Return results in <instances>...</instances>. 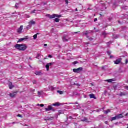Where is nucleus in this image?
<instances>
[{
	"mask_svg": "<svg viewBox=\"0 0 128 128\" xmlns=\"http://www.w3.org/2000/svg\"><path fill=\"white\" fill-rule=\"evenodd\" d=\"M48 58H52V55H48Z\"/></svg>",
	"mask_w": 128,
	"mask_h": 128,
	"instance_id": "e433bc0d",
	"label": "nucleus"
},
{
	"mask_svg": "<svg viewBox=\"0 0 128 128\" xmlns=\"http://www.w3.org/2000/svg\"><path fill=\"white\" fill-rule=\"evenodd\" d=\"M28 40V38H22L19 40L18 42H24L25 40Z\"/></svg>",
	"mask_w": 128,
	"mask_h": 128,
	"instance_id": "9b49d317",
	"label": "nucleus"
},
{
	"mask_svg": "<svg viewBox=\"0 0 128 128\" xmlns=\"http://www.w3.org/2000/svg\"><path fill=\"white\" fill-rule=\"evenodd\" d=\"M118 120V118H117L116 116L115 117L112 118L111 119V120H112V122H114V120Z\"/></svg>",
	"mask_w": 128,
	"mask_h": 128,
	"instance_id": "a211bd4d",
	"label": "nucleus"
},
{
	"mask_svg": "<svg viewBox=\"0 0 128 128\" xmlns=\"http://www.w3.org/2000/svg\"><path fill=\"white\" fill-rule=\"evenodd\" d=\"M40 54H38L36 58H40Z\"/></svg>",
	"mask_w": 128,
	"mask_h": 128,
	"instance_id": "c9c22d12",
	"label": "nucleus"
},
{
	"mask_svg": "<svg viewBox=\"0 0 128 128\" xmlns=\"http://www.w3.org/2000/svg\"><path fill=\"white\" fill-rule=\"evenodd\" d=\"M126 64H128V59H126Z\"/></svg>",
	"mask_w": 128,
	"mask_h": 128,
	"instance_id": "4c0bfd02",
	"label": "nucleus"
},
{
	"mask_svg": "<svg viewBox=\"0 0 128 128\" xmlns=\"http://www.w3.org/2000/svg\"><path fill=\"white\" fill-rule=\"evenodd\" d=\"M16 8H20V4L18 3H16L15 6Z\"/></svg>",
	"mask_w": 128,
	"mask_h": 128,
	"instance_id": "aec40b11",
	"label": "nucleus"
},
{
	"mask_svg": "<svg viewBox=\"0 0 128 128\" xmlns=\"http://www.w3.org/2000/svg\"><path fill=\"white\" fill-rule=\"evenodd\" d=\"M42 4H43V6H46V5L48 4V3L47 2H42Z\"/></svg>",
	"mask_w": 128,
	"mask_h": 128,
	"instance_id": "cd10ccee",
	"label": "nucleus"
},
{
	"mask_svg": "<svg viewBox=\"0 0 128 128\" xmlns=\"http://www.w3.org/2000/svg\"><path fill=\"white\" fill-rule=\"evenodd\" d=\"M40 106H41V108H44V104H42L40 105Z\"/></svg>",
	"mask_w": 128,
	"mask_h": 128,
	"instance_id": "f704fd0d",
	"label": "nucleus"
},
{
	"mask_svg": "<svg viewBox=\"0 0 128 128\" xmlns=\"http://www.w3.org/2000/svg\"><path fill=\"white\" fill-rule=\"evenodd\" d=\"M102 70H104V67H102Z\"/></svg>",
	"mask_w": 128,
	"mask_h": 128,
	"instance_id": "3c124183",
	"label": "nucleus"
},
{
	"mask_svg": "<svg viewBox=\"0 0 128 128\" xmlns=\"http://www.w3.org/2000/svg\"><path fill=\"white\" fill-rule=\"evenodd\" d=\"M90 98H94V100H96V96H94V94H90Z\"/></svg>",
	"mask_w": 128,
	"mask_h": 128,
	"instance_id": "2eb2a0df",
	"label": "nucleus"
},
{
	"mask_svg": "<svg viewBox=\"0 0 128 128\" xmlns=\"http://www.w3.org/2000/svg\"><path fill=\"white\" fill-rule=\"evenodd\" d=\"M120 96H126V94L123 92H121L120 94Z\"/></svg>",
	"mask_w": 128,
	"mask_h": 128,
	"instance_id": "2f4dec72",
	"label": "nucleus"
},
{
	"mask_svg": "<svg viewBox=\"0 0 128 128\" xmlns=\"http://www.w3.org/2000/svg\"><path fill=\"white\" fill-rule=\"evenodd\" d=\"M78 32H75V34H78Z\"/></svg>",
	"mask_w": 128,
	"mask_h": 128,
	"instance_id": "5fc2aeb1",
	"label": "nucleus"
},
{
	"mask_svg": "<svg viewBox=\"0 0 128 128\" xmlns=\"http://www.w3.org/2000/svg\"><path fill=\"white\" fill-rule=\"evenodd\" d=\"M82 122H88V118H82L81 119Z\"/></svg>",
	"mask_w": 128,
	"mask_h": 128,
	"instance_id": "dca6fc26",
	"label": "nucleus"
},
{
	"mask_svg": "<svg viewBox=\"0 0 128 128\" xmlns=\"http://www.w3.org/2000/svg\"><path fill=\"white\" fill-rule=\"evenodd\" d=\"M17 50H26V48H28V47L26 44H17L16 46H15Z\"/></svg>",
	"mask_w": 128,
	"mask_h": 128,
	"instance_id": "f257e3e1",
	"label": "nucleus"
},
{
	"mask_svg": "<svg viewBox=\"0 0 128 128\" xmlns=\"http://www.w3.org/2000/svg\"><path fill=\"white\" fill-rule=\"evenodd\" d=\"M30 28H32V26L29 24V25L27 26L26 29L30 30Z\"/></svg>",
	"mask_w": 128,
	"mask_h": 128,
	"instance_id": "4be33fe9",
	"label": "nucleus"
},
{
	"mask_svg": "<svg viewBox=\"0 0 128 128\" xmlns=\"http://www.w3.org/2000/svg\"><path fill=\"white\" fill-rule=\"evenodd\" d=\"M109 56H110V54H112V52L110 51H108L107 52Z\"/></svg>",
	"mask_w": 128,
	"mask_h": 128,
	"instance_id": "c85d7f7f",
	"label": "nucleus"
},
{
	"mask_svg": "<svg viewBox=\"0 0 128 128\" xmlns=\"http://www.w3.org/2000/svg\"><path fill=\"white\" fill-rule=\"evenodd\" d=\"M50 90H54V88L53 86H51V87H50Z\"/></svg>",
	"mask_w": 128,
	"mask_h": 128,
	"instance_id": "72a5a7b5",
	"label": "nucleus"
},
{
	"mask_svg": "<svg viewBox=\"0 0 128 128\" xmlns=\"http://www.w3.org/2000/svg\"><path fill=\"white\" fill-rule=\"evenodd\" d=\"M114 58V56H110V58Z\"/></svg>",
	"mask_w": 128,
	"mask_h": 128,
	"instance_id": "a18cd8bd",
	"label": "nucleus"
},
{
	"mask_svg": "<svg viewBox=\"0 0 128 128\" xmlns=\"http://www.w3.org/2000/svg\"><path fill=\"white\" fill-rule=\"evenodd\" d=\"M9 88H10V90H12V88H14V86L12 85V82H10L9 84Z\"/></svg>",
	"mask_w": 128,
	"mask_h": 128,
	"instance_id": "ddd939ff",
	"label": "nucleus"
},
{
	"mask_svg": "<svg viewBox=\"0 0 128 128\" xmlns=\"http://www.w3.org/2000/svg\"><path fill=\"white\" fill-rule=\"evenodd\" d=\"M108 34H106V32H102V36H106Z\"/></svg>",
	"mask_w": 128,
	"mask_h": 128,
	"instance_id": "7c9ffc66",
	"label": "nucleus"
},
{
	"mask_svg": "<svg viewBox=\"0 0 128 128\" xmlns=\"http://www.w3.org/2000/svg\"><path fill=\"white\" fill-rule=\"evenodd\" d=\"M30 68H32V66L30 65Z\"/></svg>",
	"mask_w": 128,
	"mask_h": 128,
	"instance_id": "6e6d98bb",
	"label": "nucleus"
},
{
	"mask_svg": "<svg viewBox=\"0 0 128 128\" xmlns=\"http://www.w3.org/2000/svg\"><path fill=\"white\" fill-rule=\"evenodd\" d=\"M38 34H40V33H38L37 34L34 35V40H36L38 38Z\"/></svg>",
	"mask_w": 128,
	"mask_h": 128,
	"instance_id": "f3484780",
	"label": "nucleus"
},
{
	"mask_svg": "<svg viewBox=\"0 0 128 128\" xmlns=\"http://www.w3.org/2000/svg\"><path fill=\"white\" fill-rule=\"evenodd\" d=\"M86 44H89L88 43H86Z\"/></svg>",
	"mask_w": 128,
	"mask_h": 128,
	"instance_id": "603ef678",
	"label": "nucleus"
},
{
	"mask_svg": "<svg viewBox=\"0 0 128 128\" xmlns=\"http://www.w3.org/2000/svg\"><path fill=\"white\" fill-rule=\"evenodd\" d=\"M29 60H32V58L30 57V58H29Z\"/></svg>",
	"mask_w": 128,
	"mask_h": 128,
	"instance_id": "09e8293b",
	"label": "nucleus"
},
{
	"mask_svg": "<svg viewBox=\"0 0 128 128\" xmlns=\"http://www.w3.org/2000/svg\"><path fill=\"white\" fill-rule=\"evenodd\" d=\"M53 106H60V104L57 102V103H56L54 104H53Z\"/></svg>",
	"mask_w": 128,
	"mask_h": 128,
	"instance_id": "5701e85b",
	"label": "nucleus"
},
{
	"mask_svg": "<svg viewBox=\"0 0 128 128\" xmlns=\"http://www.w3.org/2000/svg\"><path fill=\"white\" fill-rule=\"evenodd\" d=\"M33 83L34 84H36V80L33 81Z\"/></svg>",
	"mask_w": 128,
	"mask_h": 128,
	"instance_id": "ea45409f",
	"label": "nucleus"
},
{
	"mask_svg": "<svg viewBox=\"0 0 128 128\" xmlns=\"http://www.w3.org/2000/svg\"><path fill=\"white\" fill-rule=\"evenodd\" d=\"M37 106H40V104H38Z\"/></svg>",
	"mask_w": 128,
	"mask_h": 128,
	"instance_id": "de8ad7c7",
	"label": "nucleus"
},
{
	"mask_svg": "<svg viewBox=\"0 0 128 128\" xmlns=\"http://www.w3.org/2000/svg\"><path fill=\"white\" fill-rule=\"evenodd\" d=\"M94 22H98V18H96V19H94Z\"/></svg>",
	"mask_w": 128,
	"mask_h": 128,
	"instance_id": "79ce46f5",
	"label": "nucleus"
},
{
	"mask_svg": "<svg viewBox=\"0 0 128 128\" xmlns=\"http://www.w3.org/2000/svg\"><path fill=\"white\" fill-rule=\"evenodd\" d=\"M70 40L68 36H64L62 38V40L64 42H68Z\"/></svg>",
	"mask_w": 128,
	"mask_h": 128,
	"instance_id": "423d86ee",
	"label": "nucleus"
},
{
	"mask_svg": "<svg viewBox=\"0 0 128 128\" xmlns=\"http://www.w3.org/2000/svg\"><path fill=\"white\" fill-rule=\"evenodd\" d=\"M83 70H84V68H80L77 69L73 70L74 72H75L76 74H80L81 72H82Z\"/></svg>",
	"mask_w": 128,
	"mask_h": 128,
	"instance_id": "20e7f679",
	"label": "nucleus"
},
{
	"mask_svg": "<svg viewBox=\"0 0 128 128\" xmlns=\"http://www.w3.org/2000/svg\"><path fill=\"white\" fill-rule=\"evenodd\" d=\"M52 110V107L51 106H48V108H46V112H50V110Z\"/></svg>",
	"mask_w": 128,
	"mask_h": 128,
	"instance_id": "4468645a",
	"label": "nucleus"
},
{
	"mask_svg": "<svg viewBox=\"0 0 128 128\" xmlns=\"http://www.w3.org/2000/svg\"><path fill=\"white\" fill-rule=\"evenodd\" d=\"M78 64V62H74V64Z\"/></svg>",
	"mask_w": 128,
	"mask_h": 128,
	"instance_id": "58836bf2",
	"label": "nucleus"
},
{
	"mask_svg": "<svg viewBox=\"0 0 128 128\" xmlns=\"http://www.w3.org/2000/svg\"><path fill=\"white\" fill-rule=\"evenodd\" d=\"M106 82H114V80L110 79L108 80H106Z\"/></svg>",
	"mask_w": 128,
	"mask_h": 128,
	"instance_id": "412c9836",
	"label": "nucleus"
},
{
	"mask_svg": "<svg viewBox=\"0 0 128 128\" xmlns=\"http://www.w3.org/2000/svg\"><path fill=\"white\" fill-rule=\"evenodd\" d=\"M105 124H108V121H106V122H105Z\"/></svg>",
	"mask_w": 128,
	"mask_h": 128,
	"instance_id": "37998d69",
	"label": "nucleus"
},
{
	"mask_svg": "<svg viewBox=\"0 0 128 128\" xmlns=\"http://www.w3.org/2000/svg\"><path fill=\"white\" fill-rule=\"evenodd\" d=\"M35 74H36V76H40V74H42V72H35Z\"/></svg>",
	"mask_w": 128,
	"mask_h": 128,
	"instance_id": "6ab92c4d",
	"label": "nucleus"
},
{
	"mask_svg": "<svg viewBox=\"0 0 128 128\" xmlns=\"http://www.w3.org/2000/svg\"><path fill=\"white\" fill-rule=\"evenodd\" d=\"M54 64V62L48 63L46 64V68L47 72H48V70H50V68L51 66H52Z\"/></svg>",
	"mask_w": 128,
	"mask_h": 128,
	"instance_id": "39448f33",
	"label": "nucleus"
},
{
	"mask_svg": "<svg viewBox=\"0 0 128 128\" xmlns=\"http://www.w3.org/2000/svg\"><path fill=\"white\" fill-rule=\"evenodd\" d=\"M46 16L50 19L55 18H62V15H58L57 14H54L53 15L47 14Z\"/></svg>",
	"mask_w": 128,
	"mask_h": 128,
	"instance_id": "f03ea898",
	"label": "nucleus"
},
{
	"mask_svg": "<svg viewBox=\"0 0 128 128\" xmlns=\"http://www.w3.org/2000/svg\"><path fill=\"white\" fill-rule=\"evenodd\" d=\"M29 24L31 26H34V24H36V22H34V20H32L30 22Z\"/></svg>",
	"mask_w": 128,
	"mask_h": 128,
	"instance_id": "6e6552de",
	"label": "nucleus"
},
{
	"mask_svg": "<svg viewBox=\"0 0 128 128\" xmlns=\"http://www.w3.org/2000/svg\"><path fill=\"white\" fill-rule=\"evenodd\" d=\"M70 118H72V116H70Z\"/></svg>",
	"mask_w": 128,
	"mask_h": 128,
	"instance_id": "864d4df0",
	"label": "nucleus"
},
{
	"mask_svg": "<svg viewBox=\"0 0 128 128\" xmlns=\"http://www.w3.org/2000/svg\"><path fill=\"white\" fill-rule=\"evenodd\" d=\"M42 94L40 93V92H38V96H41Z\"/></svg>",
	"mask_w": 128,
	"mask_h": 128,
	"instance_id": "a19ab883",
	"label": "nucleus"
},
{
	"mask_svg": "<svg viewBox=\"0 0 128 128\" xmlns=\"http://www.w3.org/2000/svg\"><path fill=\"white\" fill-rule=\"evenodd\" d=\"M78 8H76V12H78Z\"/></svg>",
	"mask_w": 128,
	"mask_h": 128,
	"instance_id": "8fccbe9b",
	"label": "nucleus"
},
{
	"mask_svg": "<svg viewBox=\"0 0 128 128\" xmlns=\"http://www.w3.org/2000/svg\"><path fill=\"white\" fill-rule=\"evenodd\" d=\"M18 118H22V115H20V114L18 115Z\"/></svg>",
	"mask_w": 128,
	"mask_h": 128,
	"instance_id": "473e14b6",
	"label": "nucleus"
},
{
	"mask_svg": "<svg viewBox=\"0 0 128 128\" xmlns=\"http://www.w3.org/2000/svg\"><path fill=\"white\" fill-rule=\"evenodd\" d=\"M16 94H18V92H14L12 94H10V98H15L16 96Z\"/></svg>",
	"mask_w": 128,
	"mask_h": 128,
	"instance_id": "9d476101",
	"label": "nucleus"
},
{
	"mask_svg": "<svg viewBox=\"0 0 128 128\" xmlns=\"http://www.w3.org/2000/svg\"><path fill=\"white\" fill-rule=\"evenodd\" d=\"M118 120H120V118H124V116L122 114H120L116 116Z\"/></svg>",
	"mask_w": 128,
	"mask_h": 128,
	"instance_id": "1a4fd4ad",
	"label": "nucleus"
},
{
	"mask_svg": "<svg viewBox=\"0 0 128 128\" xmlns=\"http://www.w3.org/2000/svg\"><path fill=\"white\" fill-rule=\"evenodd\" d=\"M56 22H60V19L58 18H56L55 19Z\"/></svg>",
	"mask_w": 128,
	"mask_h": 128,
	"instance_id": "bb28decb",
	"label": "nucleus"
},
{
	"mask_svg": "<svg viewBox=\"0 0 128 128\" xmlns=\"http://www.w3.org/2000/svg\"><path fill=\"white\" fill-rule=\"evenodd\" d=\"M120 59H118L116 61L114 62L115 64H120Z\"/></svg>",
	"mask_w": 128,
	"mask_h": 128,
	"instance_id": "f8f14e48",
	"label": "nucleus"
},
{
	"mask_svg": "<svg viewBox=\"0 0 128 128\" xmlns=\"http://www.w3.org/2000/svg\"><path fill=\"white\" fill-rule=\"evenodd\" d=\"M66 4L68 6V0H65Z\"/></svg>",
	"mask_w": 128,
	"mask_h": 128,
	"instance_id": "c756f323",
	"label": "nucleus"
},
{
	"mask_svg": "<svg viewBox=\"0 0 128 128\" xmlns=\"http://www.w3.org/2000/svg\"><path fill=\"white\" fill-rule=\"evenodd\" d=\"M109 112H110V110H108L106 111H105L104 112V113L106 114H109Z\"/></svg>",
	"mask_w": 128,
	"mask_h": 128,
	"instance_id": "b1692460",
	"label": "nucleus"
},
{
	"mask_svg": "<svg viewBox=\"0 0 128 128\" xmlns=\"http://www.w3.org/2000/svg\"><path fill=\"white\" fill-rule=\"evenodd\" d=\"M91 34V32L90 31H86V32H84L83 33L84 36H86L87 38H89L90 40H94V38H90V36H88V34Z\"/></svg>",
	"mask_w": 128,
	"mask_h": 128,
	"instance_id": "7ed1b4c3",
	"label": "nucleus"
},
{
	"mask_svg": "<svg viewBox=\"0 0 128 128\" xmlns=\"http://www.w3.org/2000/svg\"><path fill=\"white\" fill-rule=\"evenodd\" d=\"M36 10H34L33 11H32L30 14H36Z\"/></svg>",
	"mask_w": 128,
	"mask_h": 128,
	"instance_id": "a878e982",
	"label": "nucleus"
},
{
	"mask_svg": "<svg viewBox=\"0 0 128 128\" xmlns=\"http://www.w3.org/2000/svg\"><path fill=\"white\" fill-rule=\"evenodd\" d=\"M57 92L58 94H64V92H62L60 91V90L57 91Z\"/></svg>",
	"mask_w": 128,
	"mask_h": 128,
	"instance_id": "393cba45",
	"label": "nucleus"
},
{
	"mask_svg": "<svg viewBox=\"0 0 128 128\" xmlns=\"http://www.w3.org/2000/svg\"><path fill=\"white\" fill-rule=\"evenodd\" d=\"M24 30V26H20V27L18 30V34H22V32Z\"/></svg>",
	"mask_w": 128,
	"mask_h": 128,
	"instance_id": "0eeeda50",
	"label": "nucleus"
},
{
	"mask_svg": "<svg viewBox=\"0 0 128 128\" xmlns=\"http://www.w3.org/2000/svg\"><path fill=\"white\" fill-rule=\"evenodd\" d=\"M44 46H45V47L48 46V44H44Z\"/></svg>",
	"mask_w": 128,
	"mask_h": 128,
	"instance_id": "c03bdc74",
	"label": "nucleus"
},
{
	"mask_svg": "<svg viewBox=\"0 0 128 128\" xmlns=\"http://www.w3.org/2000/svg\"><path fill=\"white\" fill-rule=\"evenodd\" d=\"M128 116V113H127L126 115H125V116Z\"/></svg>",
	"mask_w": 128,
	"mask_h": 128,
	"instance_id": "49530a36",
	"label": "nucleus"
}]
</instances>
